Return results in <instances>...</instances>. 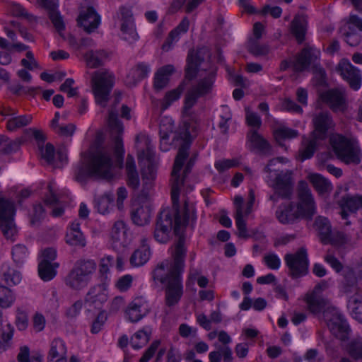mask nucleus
Here are the masks:
<instances>
[{"label": "nucleus", "instance_id": "obj_31", "mask_svg": "<svg viewBox=\"0 0 362 362\" xmlns=\"http://www.w3.org/2000/svg\"><path fill=\"white\" fill-rule=\"evenodd\" d=\"M160 345V340H154L151 345L144 351L139 362H148L153 356H156L154 362H160L165 353V349H158Z\"/></svg>", "mask_w": 362, "mask_h": 362}, {"label": "nucleus", "instance_id": "obj_54", "mask_svg": "<svg viewBox=\"0 0 362 362\" xmlns=\"http://www.w3.org/2000/svg\"><path fill=\"white\" fill-rule=\"evenodd\" d=\"M174 128V122L170 117H164L160 122V134L162 140H168L169 133L172 132Z\"/></svg>", "mask_w": 362, "mask_h": 362}, {"label": "nucleus", "instance_id": "obj_3", "mask_svg": "<svg viewBox=\"0 0 362 362\" xmlns=\"http://www.w3.org/2000/svg\"><path fill=\"white\" fill-rule=\"evenodd\" d=\"M202 52L189 51L187 58L185 79L179 86L165 93L160 100L161 112L166 110L175 101H177L184 91L188 81L194 79L201 71H208L207 76L199 79L197 83L192 85L187 90L184 100L182 113L185 117L190 116L191 109L197 103L199 98L210 94L212 91L216 77V69L209 65L208 68L202 67L204 59L201 57Z\"/></svg>", "mask_w": 362, "mask_h": 362}, {"label": "nucleus", "instance_id": "obj_42", "mask_svg": "<svg viewBox=\"0 0 362 362\" xmlns=\"http://www.w3.org/2000/svg\"><path fill=\"white\" fill-rule=\"evenodd\" d=\"M349 355L356 359L362 360V337H356L351 339L346 346Z\"/></svg>", "mask_w": 362, "mask_h": 362}, {"label": "nucleus", "instance_id": "obj_56", "mask_svg": "<svg viewBox=\"0 0 362 362\" xmlns=\"http://www.w3.org/2000/svg\"><path fill=\"white\" fill-rule=\"evenodd\" d=\"M239 165V161L236 158L233 159H222L215 162L214 167L219 173L236 167Z\"/></svg>", "mask_w": 362, "mask_h": 362}, {"label": "nucleus", "instance_id": "obj_11", "mask_svg": "<svg viewBox=\"0 0 362 362\" xmlns=\"http://www.w3.org/2000/svg\"><path fill=\"white\" fill-rule=\"evenodd\" d=\"M284 261L288 267V275L293 279L305 276L308 273L309 259L307 250L302 247L295 253L286 254Z\"/></svg>", "mask_w": 362, "mask_h": 362}, {"label": "nucleus", "instance_id": "obj_40", "mask_svg": "<svg viewBox=\"0 0 362 362\" xmlns=\"http://www.w3.org/2000/svg\"><path fill=\"white\" fill-rule=\"evenodd\" d=\"M309 178L314 188L320 194L328 192L332 189L330 182L320 174H312Z\"/></svg>", "mask_w": 362, "mask_h": 362}, {"label": "nucleus", "instance_id": "obj_49", "mask_svg": "<svg viewBox=\"0 0 362 362\" xmlns=\"http://www.w3.org/2000/svg\"><path fill=\"white\" fill-rule=\"evenodd\" d=\"M13 331V327L10 324L6 325V329L0 330V352L6 351L10 346Z\"/></svg>", "mask_w": 362, "mask_h": 362}, {"label": "nucleus", "instance_id": "obj_2", "mask_svg": "<svg viewBox=\"0 0 362 362\" xmlns=\"http://www.w3.org/2000/svg\"><path fill=\"white\" fill-rule=\"evenodd\" d=\"M186 148H182L177 157L174 170L173 172L171 199L173 203V209L169 208L161 210L157 217L154 238L156 241L160 243H165L170 237L172 230L174 233L178 236V240L175 245H177L180 239H183V247H185V237L182 235L184 228L189 223V221H194L196 218L195 211L192 206H189L185 200L183 206V211H180L179 197L180 192V185L183 180H180L177 175V172L181 169L183 160L186 157ZM176 247V246H175ZM175 248L172 252H174Z\"/></svg>", "mask_w": 362, "mask_h": 362}, {"label": "nucleus", "instance_id": "obj_28", "mask_svg": "<svg viewBox=\"0 0 362 362\" xmlns=\"http://www.w3.org/2000/svg\"><path fill=\"white\" fill-rule=\"evenodd\" d=\"M111 238L113 243L116 244L115 247L117 246V243L122 247H126L130 243L127 229L122 221H117L114 224L111 231Z\"/></svg>", "mask_w": 362, "mask_h": 362}, {"label": "nucleus", "instance_id": "obj_14", "mask_svg": "<svg viewBox=\"0 0 362 362\" xmlns=\"http://www.w3.org/2000/svg\"><path fill=\"white\" fill-rule=\"evenodd\" d=\"M289 172H281L276 176L272 187L275 193L269 197V199L274 204L279 201V197L290 199L293 192L291 175Z\"/></svg>", "mask_w": 362, "mask_h": 362}, {"label": "nucleus", "instance_id": "obj_36", "mask_svg": "<svg viewBox=\"0 0 362 362\" xmlns=\"http://www.w3.org/2000/svg\"><path fill=\"white\" fill-rule=\"evenodd\" d=\"M58 263H52L47 261H41L38 264V274L44 281L52 279L57 274Z\"/></svg>", "mask_w": 362, "mask_h": 362}, {"label": "nucleus", "instance_id": "obj_17", "mask_svg": "<svg viewBox=\"0 0 362 362\" xmlns=\"http://www.w3.org/2000/svg\"><path fill=\"white\" fill-rule=\"evenodd\" d=\"M107 286L105 283L91 286L84 298V303L89 307L102 308L107 300Z\"/></svg>", "mask_w": 362, "mask_h": 362}, {"label": "nucleus", "instance_id": "obj_55", "mask_svg": "<svg viewBox=\"0 0 362 362\" xmlns=\"http://www.w3.org/2000/svg\"><path fill=\"white\" fill-rule=\"evenodd\" d=\"M49 18L60 36L64 37L62 32L65 29V24L63 20V17L61 16L59 11L50 13L49 14Z\"/></svg>", "mask_w": 362, "mask_h": 362}, {"label": "nucleus", "instance_id": "obj_30", "mask_svg": "<svg viewBox=\"0 0 362 362\" xmlns=\"http://www.w3.org/2000/svg\"><path fill=\"white\" fill-rule=\"evenodd\" d=\"M307 24V19L303 15H296L291 22V31L298 43L305 40Z\"/></svg>", "mask_w": 362, "mask_h": 362}, {"label": "nucleus", "instance_id": "obj_23", "mask_svg": "<svg viewBox=\"0 0 362 362\" xmlns=\"http://www.w3.org/2000/svg\"><path fill=\"white\" fill-rule=\"evenodd\" d=\"M247 139L260 155L269 156L273 154V149L269 141L260 135L256 129H250L247 133Z\"/></svg>", "mask_w": 362, "mask_h": 362}, {"label": "nucleus", "instance_id": "obj_6", "mask_svg": "<svg viewBox=\"0 0 362 362\" xmlns=\"http://www.w3.org/2000/svg\"><path fill=\"white\" fill-rule=\"evenodd\" d=\"M298 196L299 202L296 210L293 203L281 205L276 210V216L280 223L283 224L293 223L300 217L311 218L315 214L316 208L314 199L306 182H299Z\"/></svg>", "mask_w": 362, "mask_h": 362}, {"label": "nucleus", "instance_id": "obj_20", "mask_svg": "<svg viewBox=\"0 0 362 362\" xmlns=\"http://www.w3.org/2000/svg\"><path fill=\"white\" fill-rule=\"evenodd\" d=\"M120 13L122 16V38L124 40L128 41L129 44H133L134 42V36L132 35V28L134 25V14L132 8L122 6L120 8Z\"/></svg>", "mask_w": 362, "mask_h": 362}, {"label": "nucleus", "instance_id": "obj_27", "mask_svg": "<svg viewBox=\"0 0 362 362\" xmlns=\"http://www.w3.org/2000/svg\"><path fill=\"white\" fill-rule=\"evenodd\" d=\"M189 26V19L187 17H185L178 25L170 32L165 42L163 45V49L168 51L173 43L180 40V35L187 32Z\"/></svg>", "mask_w": 362, "mask_h": 362}, {"label": "nucleus", "instance_id": "obj_45", "mask_svg": "<svg viewBox=\"0 0 362 362\" xmlns=\"http://www.w3.org/2000/svg\"><path fill=\"white\" fill-rule=\"evenodd\" d=\"M74 267L90 280V274L96 269V264L92 259H81L76 262Z\"/></svg>", "mask_w": 362, "mask_h": 362}, {"label": "nucleus", "instance_id": "obj_38", "mask_svg": "<svg viewBox=\"0 0 362 362\" xmlns=\"http://www.w3.org/2000/svg\"><path fill=\"white\" fill-rule=\"evenodd\" d=\"M107 57V52L103 49L99 50H89L88 51L84 57L86 60L88 65L91 68H97L103 64V60Z\"/></svg>", "mask_w": 362, "mask_h": 362}, {"label": "nucleus", "instance_id": "obj_46", "mask_svg": "<svg viewBox=\"0 0 362 362\" xmlns=\"http://www.w3.org/2000/svg\"><path fill=\"white\" fill-rule=\"evenodd\" d=\"M16 300L13 291L5 286H0V307L1 308H10Z\"/></svg>", "mask_w": 362, "mask_h": 362}, {"label": "nucleus", "instance_id": "obj_60", "mask_svg": "<svg viewBox=\"0 0 362 362\" xmlns=\"http://www.w3.org/2000/svg\"><path fill=\"white\" fill-rule=\"evenodd\" d=\"M24 140L22 139H16L15 140H11L8 138V141L6 144H3L5 146L1 150V153L4 154H11L12 153L16 152L21 144L23 143Z\"/></svg>", "mask_w": 362, "mask_h": 362}, {"label": "nucleus", "instance_id": "obj_7", "mask_svg": "<svg viewBox=\"0 0 362 362\" xmlns=\"http://www.w3.org/2000/svg\"><path fill=\"white\" fill-rule=\"evenodd\" d=\"M329 144L336 157L342 163L354 165L361 163L362 153L356 139L334 134L329 138Z\"/></svg>", "mask_w": 362, "mask_h": 362}, {"label": "nucleus", "instance_id": "obj_52", "mask_svg": "<svg viewBox=\"0 0 362 362\" xmlns=\"http://www.w3.org/2000/svg\"><path fill=\"white\" fill-rule=\"evenodd\" d=\"M12 257L17 265H22L28 257L26 247L20 244L16 245L12 249Z\"/></svg>", "mask_w": 362, "mask_h": 362}, {"label": "nucleus", "instance_id": "obj_39", "mask_svg": "<svg viewBox=\"0 0 362 362\" xmlns=\"http://www.w3.org/2000/svg\"><path fill=\"white\" fill-rule=\"evenodd\" d=\"M2 275L4 281L8 286H16L21 281V272L11 268L7 264L2 266Z\"/></svg>", "mask_w": 362, "mask_h": 362}, {"label": "nucleus", "instance_id": "obj_29", "mask_svg": "<svg viewBox=\"0 0 362 362\" xmlns=\"http://www.w3.org/2000/svg\"><path fill=\"white\" fill-rule=\"evenodd\" d=\"M90 280L74 267L70 271L65 279L66 284L74 290H81L86 286Z\"/></svg>", "mask_w": 362, "mask_h": 362}, {"label": "nucleus", "instance_id": "obj_12", "mask_svg": "<svg viewBox=\"0 0 362 362\" xmlns=\"http://www.w3.org/2000/svg\"><path fill=\"white\" fill-rule=\"evenodd\" d=\"M15 208L13 203L8 199L0 197V230L7 238H12L16 233L13 223Z\"/></svg>", "mask_w": 362, "mask_h": 362}, {"label": "nucleus", "instance_id": "obj_32", "mask_svg": "<svg viewBox=\"0 0 362 362\" xmlns=\"http://www.w3.org/2000/svg\"><path fill=\"white\" fill-rule=\"evenodd\" d=\"M361 281L358 277L356 276L355 273L350 270L344 275V280L343 281V289L346 293H362L361 288Z\"/></svg>", "mask_w": 362, "mask_h": 362}, {"label": "nucleus", "instance_id": "obj_13", "mask_svg": "<svg viewBox=\"0 0 362 362\" xmlns=\"http://www.w3.org/2000/svg\"><path fill=\"white\" fill-rule=\"evenodd\" d=\"M250 199L247 204V208L245 211L243 209V198L240 196H235L234 198V204L235 206V224L238 231V236L240 238H247L250 235L247 234V230L246 227V222L243 218L244 215L247 216L250 211L252 206L254 203L255 197L253 192L250 191Z\"/></svg>", "mask_w": 362, "mask_h": 362}, {"label": "nucleus", "instance_id": "obj_1", "mask_svg": "<svg viewBox=\"0 0 362 362\" xmlns=\"http://www.w3.org/2000/svg\"><path fill=\"white\" fill-rule=\"evenodd\" d=\"M121 98L120 93H115L113 104L109 110L107 124L112 139L111 145L108 146H98L90 153L88 163L80 165L75 173L76 180L78 182L85 181L88 177L111 180L113 177L112 172V153L115 157L116 165L119 168H123L124 148L122 136L124 127L118 118V112L116 109Z\"/></svg>", "mask_w": 362, "mask_h": 362}, {"label": "nucleus", "instance_id": "obj_8", "mask_svg": "<svg viewBox=\"0 0 362 362\" xmlns=\"http://www.w3.org/2000/svg\"><path fill=\"white\" fill-rule=\"evenodd\" d=\"M198 131V124L197 121L192 122H185L184 123L183 127L180 129L178 133V139L182 141L180 146L178 149L177 154L175 157V161H176L177 157L178 156L179 152L182 148H186V157L183 160V163H185L186 159L189 157V150L192 142V140L196 136ZM197 159V154L192 155L187 162L185 168L184 169L182 175L180 174V171L182 169L183 166H182L181 169L177 172V175L180 177V180H183L182 185H180V188L183 186L185 177L191 172L192 167L194 165L195 160ZM175 163L173 165V169L175 168ZM184 165V164H182ZM173 172L171 173V179H173ZM172 182V180H170Z\"/></svg>", "mask_w": 362, "mask_h": 362}, {"label": "nucleus", "instance_id": "obj_62", "mask_svg": "<svg viewBox=\"0 0 362 362\" xmlns=\"http://www.w3.org/2000/svg\"><path fill=\"white\" fill-rule=\"evenodd\" d=\"M40 149L42 158L45 159L47 163L52 164L54 163L55 156L54 146L52 144L47 143L45 148L40 147Z\"/></svg>", "mask_w": 362, "mask_h": 362}, {"label": "nucleus", "instance_id": "obj_26", "mask_svg": "<svg viewBox=\"0 0 362 362\" xmlns=\"http://www.w3.org/2000/svg\"><path fill=\"white\" fill-rule=\"evenodd\" d=\"M175 71L173 65L168 64L159 68L153 78V88L156 91L164 89L170 81V77Z\"/></svg>", "mask_w": 362, "mask_h": 362}, {"label": "nucleus", "instance_id": "obj_15", "mask_svg": "<svg viewBox=\"0 0 362 362\" xmlns=\"http://www.w3.org/2000/svg\"><path fill=\"white\" fill-rule=\"evenodd\" d=\"M337 71L353 90H358L361 88L362 79L361 71L348 59H342L337 66Z\"/></svg>", "mask_w": 362, "mask_h": 362}, {"label": "nucleus", "instance_id": "obj_50", "mask_svg": "<svg viewBox=\"0 0 362 362\" xmlns=\"http://www.w3.org/2000/svg\"><path fill=\"white\" fill-rule=\"evenodd\" d=\"M340 33L344 37V40L351 47L357 46L361 40V36L359 33L349 30L347 28L342 27L340 29Z\"/></svg>", "mask_w": 362, "mask_h": 362}, {"label": "nucleus", "instance_id": "obj_35", "mask_svg": "<svg viewBox=\"0 0 362 362\" xmlns=\"http://www.w3.org/2000/svg\"><path fill=\"white\" fill-rule=\"evenodd\" d=\"M67 349L65 342L57 338L52 341L47 355V362H52L55 358L66 356Z\"/></svg>", "mask_w": 362, "mask_h": 362}, {"label": "nucleus", "instance_id": "obj_18", "mask_svg": "<svg viewBox=\"0 0 362 362\" xmlns=\"http://www.w3.org/2000/svg\"><path fill=\"white\" fill-rule=\"evenodd\" d=\"M327 326L330 332L341 341L347 339L350 335L351 329L343 315L337 310H333V317L328 320Z\"/></svg>", "mask_w": 362, "mask_h": 362}, {"label": "nucleus", "instance_id": "obj_22", "mask_svg": "<svg viewBox=\"0 0 362 362\" xmlns=\"http://www.w3.org/2000/svg\"><path fill=\"white\" fill-rule=\"evenodd\" d=\"M339 205L341 208V216L346 220L349 214H354L359 209H362V196H344L339 201Z\"/></svg>", "mask_w": 362, "mask_h": 362}, {"label": "nucleus", "instance_id": "obj_25", "mask_svg": "<svg viewBox=\"0 0 362 362\" xmlns=\"http://www.w3.org/2000/svg\"><path fill=\"white\" fill-rule=\"evenodd\" d=\"M323 139L315 137L310 133L309 136H303L302 137L301 146L299 148V155L302 160L311 158L320 142Z\"/></svg>", "mask_w": 362, "mask_h": 362}, {"label": "nucleus", "instance_id": "obj_59", "mask_svg": "<svg viewBox=\"0 0 362 362\" xmlns=\"http://www.w3.org/2000/svg\"><path fill=\"white\" fill-rule=\"evenodd\" d=\"M16 326L20 331L26 329L28 325V317L27 313L18 308L16 310Z\"/></svg>", "mask_w": 362, "mask_h": 362}, {"label": "nucleus", "instance_id": "obj_9", "mask_svg": "<svg viewBox=\"0 0 362 362\" xmlns=\"http://www.w3.org/2000/svg\"><path fill=\"white\" fill-rule=\"evenodd\" d=\"M320 54V52L314 47H304L293 61H282L280 64V70L286 71L292 65L295 71L301 72L306 70L311 64H313L322 80H325L326 76L325 71L317 64Z\"/></svg>", "mask_w": 362, "mask_h": 362}, {"label": "nucleus", "instance_id": "obj_19", "mask_svg": "<svg viewBox=\"0 0 362 362\" xmlns=\"http://www.w3.org/2000/svg\"><path fill=\"white\" fill-rule=\"evenodd\" d=\"M321 98L335 112H344L346 108L344 93L339 89H329L321 95Z\"/></svg>", "mask_w": 362, "mask_h": 362}, {"label": "nucleus", "instance_id": "obj_4", "mask_svg": "<svg viewBox=\"0 0 362 362\" xmlns=\"http://www.w3.org/2000/svg\"><path fill=\"white\" fill-rule=\"evenodd\" d=\"M137 158L141 166L142 189L137 195V226H143L150 221L151 206L150 196L156 173L154 145L148 135H137Z\"/></svg>", "mask_w": 362, "mask_h": 362}, {"label": "nucleus", "instance_id": "obj_10", "mask_svg": "<svg viewBox=\"0 0 362 362\" xmlns=\"http://www.w3.org/2000/svg\"><path fill=\"white\" fill-rule=\"evenodd\" d=\"M114 83V77L109 72L95 71L92 77L93 91L95 102L102 107L107 105Z\"/></svg>", "mask_w": 362, "mask_h": 362}, {"label": "nucleus", "instance_id": "obj_53", "mask_svg": "<svg viewBox=\"0 0 362 362\" xmlns=\"http://www.w3.org/2000/svg\"><path fill=\"white\" fill-rule=\"evenodd\" d=\"M8 89L15 95H21L22 93L28 94L34 97L36 94V90H40V87H25L23 85L18 83L11 85L8 87Z\"/></svg>", "mask_w": 362, "mask_h": 362}, {"label": "nucleus", "instance_id": "obj_33", "mask_svg": "<svg viewBox=\"0 0 362 362\" xmlns=\"http://www.w3.org/2000/svg\"><path fill=\"white\" fill-rule=\"evenodd\" d=\"M314 226L317 231L320 241L322 244L326 245L332 231L329 219L324 216H317L315 218Z\"/></svg>", "mask_w": 362, "mask_h": 362}, {"label": "nucleus", "instance_id": "obj_37", "mask_svg": "<svg viewBox=\"0 0 362 362\" xmlns=\"http://www.w3.org/2000/svg\"><path fill=\"white\" fill-rule=\"evenodd\" d=\"M347 307L353 317L362 322V293L351 296L349 299Z\"/></svg>", "mask_w": 362, "mask_h": 362}, {"label": "nucleus", "instance_id": "obj_64", "mask_svg": "<svg viewBox=\"0 0 362 362\" xmlns=\"http://www.w3.org/2000/svg\"><path fill=\"white\" fill-rule=\"evenodd\" d=\"M249 52L255 56L266 55L269 52V47L252 41L249 46Z\"/></svg>", "mask_w": 362, "mask_h": 362}, {"label": "nucleus", "instance_id": "obj_34", "mask_svg": "<svg viewBox=\"0 0 362 362\" xmlns=\"http://www.w3.org/2000/svg\"><path fill=\"white\" fill-rule=\"evenodd\" d=\"M216 350L211 351L209 354L210 362H221V358L224 362H232L233 360V353L229 346H221L215 344Z\"/></svg>", "mask_w": 362, "mask_h": 362}, {"label": "nucleus", "instance_id": "obj_24", "mask_svg": "<svg viewBox=\"0 0 362 362\" xmlns=\"http://www.w3.org/2000/svg\"><path fill=\"white\" fill-rule=\"evenodd\" d=\"M320 286H315L314 290L308 293L305 298L308 310L313 314H319L322 312L326 306L327 300L317 291Z\"/></svg>", "mask_w": 362, "mask_h": 362}, {"label": "nucleus", "instance_id": "obj_41", "mask_svg": "<svg viewBox=\"0 0 362 362\" xmlns=\"http://www.w3.org/2000/svg\"><path fill=\"white\" fill-rule=\"evenodd\" d=\"M114 201L112 193H105L104 195L95 198V207L100 214H105L108 213L109 208Z\"/></svg>", "mask_w": 362, "mask_h": 362}, {"label": "nucleus", "instance_id": "obj_48", "mask_svg": "<svg viewBox=\"0 0 362 362\" xmlns=\"http://www.w3.org/2000/svg\"><path fill=\"white\" fill-rule=\"evenodd\" d=\"M125 168L128 177L129 185L134 189H136V168L134 165V158L132 154H128L127 157Z\"/></svg>", "mask_w": 362, "mask_h": 362}, {"label": "nucleus", "instance_id": "obj_43", "mask_svg": "<svg viewBox=\"0 0 362 362\" xmlns=\"http://www.w3.org/2000/svg\"><path fill=\"white\" fill-rule=\"evenodd\" d=\"M32 119L33 117L30 115H14V117L7 121V129L9 131H14L18 128L27 126L31 122Z\"/></svg>", "mask_w": 362, "mask_h": 362}, {"label": "nucleus", "instance_id": "obj_5", "mask_svg": "<svg viewBox=\"0 0 362 362\" xmlns=\"http://www.w3.org/2000/svg\"><path fill=\"white\" fill-rule=\"evenodd\" d=\"M187 250L180 239L173 253V259H165L153 270L155 281L166 286L165 303L171 307L177 304L182 295V273L184 271Z\"/></svg>", "mask_w": 362, "mask_h": 362}, {"label": "nucleus", "instance_id": "obj_21", "mask_svg": "<svg viewBox=\"0 0 362 362\" xmlns=\"http://www.w3.org/2000/svg\"><path fill=\"white\" fill-rule=\"evenodd\" d=\"M77 21L79 26L83 27L88 33H90L98 27L100 16L93 6H89L85 12L80 13Z\"/></svg>", "mask_w": 362, "mask_h": 362}, {"label": "nucleus", "instance_id": "obj_44", "mask_svg": "<svg viewBox=\"0 0 362 362\" xmlns=\"http://www.w3.org/2000/svg\"><path fill=\"white\" fill-rule=\"evenodd\" d=\"M273 134L276 141L279 144H281L282 141L296 138L298 135L297 130L284 126L277 127L276 129H274Z\"/></svg>", "mask_w": 362, "mask_h": 362}, {"label": "nucleus", "instance_id": "obj_61", "mask_svg": "<svg viewBox=\"0 0 362 362\" xmlns=\"http://www.w3.org/2000/svg\"><path fill=\"white\" fill-rule=\"evenodd\" d=\"M151 329L149 327H145L137 331V349L146 345L150 340Z\"/></svg>", "mask_w": 362, "mask_h": 362}, {"label": "nucleus", "instance_id": "obj_57", "mask_svg": "<svg viewBox=\"0 0 362 362\" xmlns=\"http://www.w3.org/2000/svg\"><path fill=\"white\" fill-rule=\"evenodd\" d=\"M245 119L247 125L252 128L251 129L257 131L262 126L261 117L256 112L246 110Z\"/></svg>", "mask_w": 362, "mask_h": 362}, {"label": "nucleus", "instance_id": "obj_58", "mask_svg": "<svg viewBox=\"0 0 362 362\" xmlns=\"http://www.w3.org/2000/svg\"><path fill=\"white\" fill-rule=\"evenodd\" d=\"M346 235L340 231H332L329 236V240L326 242V245L331 244L332 245L341 246L347 242Z\"/></svg>", "mask_w": 362, "mask_h": 362}, {"label": "nucleus", "instance_id": "obj_63", "mask_svg": "<svg viewBox=\"0 0 362 362\" xmlns=\"http://www.w3.org/2000/svg\"><path fill=\"white\" fill-rule=\"evenodd\" d=\"M133 276L130 274H126L118 279L115 283V287L121 292L127 291L133 282Z\"/></svg>", "mask_w": 362, "mask_h": 362}, {"label": "nucleus", "instance_id": "obj_51", "mask_svg": "<svg viewBox=\"0 0 362 362\" xmlns=\"http://www.w3.org/2000/svg\"><path fill=\"white\" fill-rule=\"evenodd\" d=\"M66 243L69 245L84 247L86 244L85 237L81 231L67 232Z\"/></svg>", "mask_w": 362, "mask_h": 362}, {"label": "nucleus", "instance_id": "obj_47", "mask_svg": "<svg viewBox=\"0 0 362 362\" xmlns=\"http://www.w3.org/2000/svg\"><path fill=\"white\" fill-rule=\"evenodd\" d=\"M221 110L222 114L220 115V121L218 122V127L221 134H226L229 128L228 122L231 119L232 115L227 105H222Z\"/></svg>", "mask_w": 362, "mask_h": 362}, {"label": "nucleus", "instance_id": "obj_16", "mask_svg": "<svg viewBox=\"0 0 362 362\" xmlns=\"http://www.w3.org/2000/svg\"><path fill=\"white\" fill-rule=\"evenodd\" d=\"M313 124L314 129L311 134L323 140L327 137L329 131L334 127L332 117L328 112H320L316 114L313 118Z\"/></svg>", "mask_w": 362, "mask_h": 362}]
</instances>
